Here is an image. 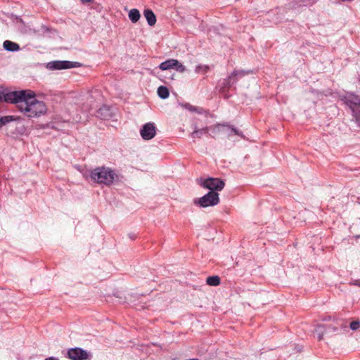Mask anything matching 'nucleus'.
Listing matches in <instances>:
<instances>
[{
  "mask_svg": "<svg viewBox=\"0 0 360 360\" xmlns=\"http://www.w3.org/2000/svg\"><path fill=\"white\" fill-rule=\"evenodd\" d=\"M143 15L144 17L146 18L147 22H148V24L150 25V26H153L155 24L156 22V17L154 14V13L153 12L152 10L150 9H146L144 11H143Z\"/></svg>",
  "mask_w": 360,
  "mask_h": 360,
  "instance_id": "12",
  "label": "nucleus"
},
{
  "mask_svg": "<svg viewBox=\"0 0 360 360\" xmlns=\"http://www.w3.org/2000/svg\"><path fill=\"white\" fill-rule=\"evenodd\" d=\"M104 110H107V109H106L105 108H100V109H99V110H98V112H97V113H98L97 116H101V115H102V112H103V111H104Z\"/></svg>",
  "mask_w": 360,
  "mask_h": 360,
  "instance_id": "23",
  "label": "nucleus"
},
{
  "mask_svg": "<svg viewBox=\"0 0 360 360\" xmlns=\"http://www.w3.org/2000/svg\"><path fill=\"white\" fill-rule=\"evenodd\" d=\"M68 356L71 360H87L91 359V354L82 348L75 347L68 351Z\"/></svg>",
  "mask_w": 360,
  "mask_h": 360,
  "instance_id": "7",
  "label": "nucleus"
},
{
  "mask_svg": "<svg viewBox=\"0 0 360 360\" xmlns=\"http://www.w3.org/2000/svg\"><path fill=\"white\" fill-rule=\"evenodd\" d=\"M249 71L244 70H234L231 75H229L224 82V87L228 88L231 86L233 84H235L238 78H241L244 77L245 75L248 74Z\"/></svg>",
  "mask_w": 360,
  "mask_h": 360,
  "instance_id": "10",
  "label": "nucleus"
},
{
  "mask_svg": "<svg viewBox=\"0 0 360 360\" xmlns=\"http://www.w3.org/2000/svg\"><path fill=\"white\" fill-rule=\"evenodd\" d=\"M45 360H58V359L55 358V357H48L46 359H45Z\"/></svg>",
  "mask_w": 360,
  "mask_h": 360,
  "instance_id": "25",
  "label": "nucleus"
},
{
  "mask_svg": "<svg viewBox=\"0 0 360 360\" xmlns=\"http://www.w3.org/2000/svg\"><path fill=\"white\" fill-rule=\"evenodd\" d=\"M228 126H229V124L227 123H225V124H215L213 127H209V130L210 129L213 134H217V133H219L220 131V127H228Z\"/></svg>",
  "mask_w": 360,
  "mask_h": 360,
  "instance_id": "17",
  "label": "nucleus"
},
{
  "mask_svg": "<svg viewBox=\"0 0 360 360\" xmlns=\"http://www.w3.org/2000/svg\"><path fill=\"white\" fill-rule=\"evenodd\" d=\"M3 46L6 51H15L20 49V46L18 44L8 40H6L4 42Z\"/></svg>",
  "mask_w": 360,
  "mask_h": 360,
  "instance_id": "13",
  "label": "nucleus"
},
{
  "mask_svg": "<svg viewBox=\"0 0 360 360\" xmlns=\"http://www.w3.org/2000/svg\"><path fill=\"white\" fill-rule=\"evenodd\" d=\"M206 283L210 286H217L220 284V278L217 276H209L206 279Z\"/></svg>",
  "mask_w": 360,
  "mask_h": 360,
  "instance_id": "16",
  "label": "nucleus"
},
{
  "mask_svg": "<svg viewBox=\"0 0 360 360\" xmlns=\"http://www.w3.org/2000/svg\"><path fill=\"white\" fill-rule=\"evenodd\" d=\"M227 127L230 128V132L228 134V136L230 137L233 134H236L238 136H240L241 137H243V133L239 131L236 128H235L233 126H228Z\"/></svg>",
  "mask_w": 360,
  "mask_h": 360,
  "instance_id": "19",
  "label": "nucleus"
},
{
  "mask_svg": "<svg viewBox=\"0 0 360 360\" xmlns=\"http://www.w3.org/2000/svg\"><path fill=\"white\" fill-rule=\"evenodd\" d=\"M94 0H80L82 4L91 3Z\"/></svg>",
  "mask_w": 360,
  "mask_h": 360,
  "instance_id": "24",
  "label": "nucleus"
},
{
  "mask_svg": "<svg viewBox=\"0 0 360 360\" xmlns=\"http://www.w3.org/2000/svg\"><path fill=\"white\" fill-rule=\"evenodd\" d=\"M359 286H360V281L359 282V283L357 284Z\"/></svg>",
  "mask_w": 360,
  "mask_h": 360,
  "instance_id": "27",
  "label": "nucleus"
},
{
  "mask_svg": "<svg viewBox=\"0 0 360 360\" xmlns=\"http://www.w3.org/2000/svg\"><path fill=\"white\" fill-rule=\"evenodd\" d=\"M199 184L205 188L210 190V191H220L225 186L223 180L219 178L210 177L205 179H200Z\"/></svg>",
  "mask_w": 360,
  "mask_h": 360,
  "instance_id": "5",
  "label": "nucleus"
},
{
  "mask_svg": "<svg viewBox=\"0 0 360 360\" xmlns=\"http://www.w3.org/2000/svg\"><path fill=\"white\" fill-rule=\"evenodd\" d=\"M209 127H205L199 129L196 124L193 125V131L191 133V136L192 139H200L202 134L208 133Z\"/></svg>",
  "mask_w": 360,
  "mask_h": 360,
  "instance_id": "11",
  "label": "nucleus"
},
{
  "mask_svg": "<svg viewBox=\"0 0 360 360\" xmlns=\"http://www.w3.org/2000/svg\"><path fill=\"white\" fill-rule=\"evenodd\" d=\"M14 120L13 116H4L0 117V127L5 125L6 124Z\"/></svg>",
  "mask_w": 360,
  "mask_h": 360,
  "instance_id": "18",
  "label": "nucleus"
},
{
  "mask_svg": "<svg viewBox=\"0 0 360 360\" xmlns=\"http://www.w3.org/2000/svg\"><path fill=\"white\" fill-rule=\"evenodd\" d=\"M341 100L351 109L352 115L360 124V96L353 93H346L341 96Z\"/></svg>",
  "mask_w": 360,
  "mask_h": 360,
  "instance_id": "3",
  "label": "nucleus"
},
{
  "mask_svg": "<svg viewBox=\"0 0 360 360\" xmlns=\"http://www.w3.org/2000/svg\"><path fill=\"white\" fill-rule=\"evenodd\" d=\"M159 68L162 70L174 69L179 72H184L186 71L185 66L176 59H168L161 63Z\"/></svg>",
  "mask_w": 360,
  "mask_h": 360,
  "instance_id": "8",
  "label": "nucleus"
},
{
  "mask_svg": "<svg viewBox=\"0 0 360 360\" xmlns=\"http://www.w3.org/2000/svg\"><path fill=\"white\" fill-rule=\"evenodd\" d=\"M360 327L359 321H354L350 323V328L353 330H357Z\"/></svg>",
  "mask_w": 360,
  "mask_h": 360,
  "instance_id": "21",
  "label": "nucleus"
},
{
  "mask_svg": "<svg viewBox=\"0 0 360 360\" xmlns=\"http://www.w3.org/2000/svg\"><path fill=\"white\" fill-rule=\"evenodd\" d=\"M36 94L32 90H20L8 93L5 101L15 103L18 110L25 116L38 117L46 112V106L43 101L35 98Z\"/></svg>",
  "mask_w": 360,
  "mask_h": 360,
  "instance_id": "1",
  "label": "nucleus"
},
{
  "mask_svg": "<svg viewBox=\"0 0 360 360\" xmlns=\"http://www.w3.org/2000/svg\"><path fill=\"white\" fill-rule=\"evenodd\" d=\"M219 202V193L216 191H210L204 196L200 198H195L193 200L195 205L202 207L214 206Z\"/></svg>",
  "mask_w": 360,
  "mask_h": 360,
  "instance_id": "4",
  "label": "nucleus"
},
{
  "mask_svg": "<svg viewBox=\"0 0 360 360\" xmlns=\"http://www.w3.org/2000/svg\"><path fill=\"white\" fill-rule=\"evenodd\" d=\"M330 329H332L333 331H336L337 330V328L335 327L328 326V330H330Z\"/></svg>",
  "mask_w": 360,
  "mask_h": 360,
  "instance_id": "26",
  "label": "nucleus"
},
{
  "mask_svg": "<svg viewBox=\"0 0 360 360\" xmlns=\"http://www.w3.org/2000/svg\"><path fill=\"white\" fill-rule=\"evenodd\" d=\"M141 14L138 9L133 8L129 12V18L133 23H136L140 19Z\"/></svg>",
  "mask_w": 360,
  "mask_h": 360,
  "instance_id": "14",
  "label": "nucleus"
},
{
  "mask_svg": "<svg viewBox=\"0 0 360 360\" xmlns=\"http://www.w3.org/2000/svg\"><path fill=\"white\" fill-rule=\"evenodd\" d=\"M91 179L97 184L110 186L117 177L115 172L108 167H98L90 171Z\"/></svg>",
  "mask_w": 360,
  "mask_h": 360,
  "instance_id": "2",
  "label": "nucleus"
},
{
  "mask_svg": "<svg viewBox=\"0 0 360 360\" xmlns=\"http://www.w3.org/2000/svg\"><path fill=\"white\" fill-rule=\"evenodd\" d=\"M209 68L208 66H206V65H198L195 67V72L196 73H199L201 71H203V72H207Z\"/></svg>",
  "mask_w": 360,
  "mask_h": 360,
  "instance_id": "20",
  "label": "nucleus"
},
{
  "mask_svg": "<svg viewBox=\"0 0 360 360\" xmlns=\"http://www.w3.org/2000/svg\"><path fill=\"white\" fill-rule=\"evenodd\" d=\"M140 134L143 140H150L156 134V127L153 122L145 124L140 130Z\"/></svg>",
  "mask_w": 360,
  "mask_h": 360,
  "instance_id": "9",
  "label": "nucleus"
},
{
  "mask_svg": "<svg viewBox=\"0 0 360 360\" xmlns=\"http://www.w3.org/2000/svg\"><path fill=\"white\" fill-rule=\"evenodd\" d=\"M158 95L162 99H166L169 96V89L165 86H160L158 89Z\"/></svg>",
  "mask_w": 360,
  "mask_h": 360,
  "instance_id": "15",
  "label": "nucleus"
},
{
  "mask_svg": "<svg viewBox=\"0 0 360 360\" xmlns=\"http://www.w3.org/2000/svg\"><path fill=\"white\" fill-rule=\"evenodd\" d=\"M81 64L78 62H72L68 60H56L48 63L47 67L51 70H63L80 67Z\"/></svg>",
  "mask_w": 360,
  "mask_h": 360,
  "instance_id": "6",
  "label": "nucleus"
},
{
  "mask_svg": "<svg viewBox=\"0 0 360 360\" xmlns=\"http://www.w3.org/2000/svg\"><path fill=\"white\" fill-rule=\"evenodd\" d=\"M184 107L188 109L190 111H196L198 112H200V111L198 110V108L195 106H193L190 105L189 103H186Z\"/></svg>",
  "mask_w": 360,
  "mask_h": 360,
  "instance_id": "22",
  "label": "nucleus"
}]
</instances>
